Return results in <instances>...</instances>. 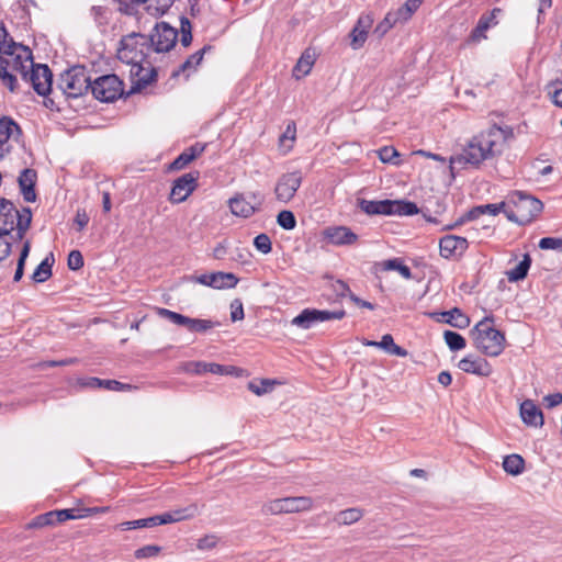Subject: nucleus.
Returning a JSON list of instances; mask_svg holds the SVG:
<instances>
[{
	"instance_id": "1",
	"label": "nucleus",
	"mask_w": 562,
	"mask_h": 562,
	"mask_svg": "<svg viewBox=\"0 0 562 562\" xmlns=\"http://www.w3.org/2000/svg\"><path fill=\"white\" fill-rule=\"evenodd\" d=\"M513 137L509 126L501 127L496 124L479 135L473 136L460 154L450 158V168H464L467 165L479 167L484 160L501 155L505 142Z\"/></svg>"
},
{
	"instance_id": "2",
	"label": "nucleus",
	"mask_w": 562,
	"mask_h": 562,
	"mask_svg": "<svg viewBox=\"0 0 562 562\" xmlns=\"http://www.w3.org/2000/svg\"><path fill=\"white\" fill-rule=\"evenodd\" d=\"M495 318L493 315L485 316L471 330L474 346L482 353L496 357L505 348V335L494 328Z\"/></svg>"
},
{
	"instance_id": "3",
	"label": "nucleus",
	"mask_w": 562,
	"mask_h": 562,
	"mask_svg": "<svg viewBox=\"0 0 562 562\" xmlns=\"http://www.w3.org/2000/svg\"><path fill=\"white\" fill-rule=\"evenodd\" d=\"M506 202L505 216L519 225L530 223L543 209L540 200L521 191L512 192Z\"/></svg>"
},
{
	"instance_id": "4",
	"label": "nucleus",
	"mask_w": 562,
	"mask_h": 562,
	"mask_svg": "<svg viewBox=\"0 0 562 562\" xmlns=\"http://www.w3.org/2000/svg\"><path fill=\"white\" fill-rule=\"evenodd\" d=\"M358 206L368 215H398L412 216L418 214L416 203L406 200H358Z\"/></svg>"
},
{
	"instance_id": "5",
	"label": "nucleus",
	"mask_w": 562,
	"mask_h": 562,
	"mask_svg": "<svg viewBox=\"0 0 562 562\" xmlns=\"http://www.w3.org/2000/svg\"><path fill=\"white\" fill-rule=\"evenodd\" d=\"M91 78L81 65L65 70L58 79V88L68 98L77 99L90 90Z\"/></svg>"
},
{
	"instance_id": "6",
	"label": "nucleus",
	"mask_w": 562,
	"mask_h": 562,
	"mask_svg": "<svg viewBox=\"0 0 562 562\" xmlns=\"http://www.w3.org/2000/svg\"><path fill=\"white\" fill-rule=\"evenodd\" d=\"M148 46L147 37L144 34L133 32L121 38L117 58L127 65L146 61L144 48Z\"/></svg>"
},
{
	"instance_id": "7",
	"label": "nucleus",
	"mask_w": 562,
	"mask_h": 562,
	"mask_svg": "<svg viewBox=\"0 0 562 562\" xmlns=\"http://www.w3.org/2000/svg\"><path fill=\"white\" fill-rule=\"evenodd\" d=\"M90 91L101 102H113L124 95L123 81L114 74L91 80Z\"/></svg>"
},
{
	"instance_id": "8",
	"label": "nucleus",
	"mask_w": 562,
	"mask_h": 562,
	"mask_svg": "<svg viewBox=\"0 0 562 562\" xmlns=\"http://www.w3.org/2000/svg\"><path fill=\"white\" fill-rule=\"evenodd\" d=\"M313 507V499L307 496L283 497L270 501L262 506V513L269 515L307 512Z\"/></svg>"
},
{
	"instance_id": "9",
	"label": "nucleus",
	"mask_w": 562,
	"mask_h": 562,
	"mask_svg": "<svg viewBox=\"0 0 562 562\" xmlns=\"http://www.w3.org/2000/svg\"><path fill=\"white\" fill-rule=\"evenodd\" d=\"M156 313L158 316L169 321L170 323L184 327L190 333L204 334L220 325L217 322H213L211 319L191 318L164 307H156Z\"/></svg>"
},
{
	"instance_id": "10",
	"label": "nucleus",
	"mask_w": 562,
	"mask_h": 562,
	"mask_svg": "<svg viewBox=\"0 0 562 562\" xmlns=\"http://www.w3.org/2000/svg\"><path fill=\"white\" fill-rule=\"evenodd\" d=\"M177 40V29L172 27L167 22L157 23L147 38L148 45L151 46L156 53L169 52L176 45Z\"/></svg>"
},
{
	"instance_id": "11",
	"label": "nucleus",
	"mask_w": 562,
	"mask_h": 562,
	"mask_svg": "<svg viewBox=\"0 0 562 562\" xmlns=\"http://www.w3.org/2000/svg\"><path fill=\"white\" fill-rule=\"evenodd\" d=\"M132 86L126 97L140 92L144 88L155 82L157 79V69L151 67L148 60L131 65L130 70Z\"/></svg>"
},
{
	"instance_id": "12",
	"label": "nucleus",
	"mask_w": 562,
	"mask_h": 562,
	"mask_svg": "<svg viewBox=\"0 0 562 562\" xmlns=\"http://www.w3.org/2000/svg\"><path fill=\"white\" fill-rule=\"evenodd\" d=\"M25 80L31 82L38 95L46 97L52 90L53 74L47 65L34 64Z\"/></svg>"
},
{
	"instance_id": "13",
	"label": "nucleus",
	"mask_w": 562,
	"mask_h": 562,
	"mask_svg": "<svg viewBox=\"0 0 562 562\" xmlns=\"http://www.w3.org/2000/svg\"><path fill=\"white\" fill-rule=\"evenodd\" d=\"M200 177L199 171H191L182 175L173 181L169 200L172 203H181L188 199V196L198 187V180Z\"/></svg>"
},
{
	"instance_id": "14",
	"label": "nucleus",
	"mask_w": 562,
	"mask_h": 562,
	"mask_svg": "<svg viewBox=\"0 0 562 562\" xmlns=\"http://www.w3.org/2000/svg\"><path fill=\"white\" fill-rule=\"evenodd\" d=\"M302 180L303 177L301 171H293L282 175L278 179L274 188L277 199L284 203L291 201L301 187Z\"/></svg>"
},
{
	"instance_id": "15",
	"label": "nucleus",
	"mask_w": 562,
	"mask_h": 562,
	"mask_svg": "<svg viewBox=\"0 0 562 562\" xmlns=\"http://www.w3.org/2000/svg\"><path fill=\"white\" fill-rule=\"evenodd\" d=\"M22 214H24L23 210L19 211L13 202L0 198V234L11 235Z\"/></svg>"
},
{
	"instance_id": "16",
	"label": "nucleus",
	"mask_w": 562,
	"mask_h": 562,
	"mask_svg": "<svg viewBox=\"0 0 562 562\" xmlns=\"http://www.w3.org/2000/svg\"><path fill=\"white\" fill-rule=\"evenodd\" d=\"M502 13V9L494 8L491 12L483 13L476 26L472 30L468 43H480L482 40H486V32L498 24L497 15Z\"/></svg>"
},
{
	"instance_id": "17",
	"label": "nucleus",
	"mask_w": 562,
	"mask_h": 562,
	"mask_svg": "<svg viewBox=\"0 0 562 562\" xmlns=\"http://www.w3.org/2000/svg\"><path fill=\"white\" fill-rule=\"evenodd\" d=\"M468 247V239L456 235H446L439 241L440 256L446 259L462 256Z\"/></svg>"
},
{
	"instance_id": "18",
	"label": "nucleus",
	"mask_w": 562,
	"mask_h": 562,
	"mask_svg": "<svg viewBox=\"0 0 562 562\" xmlns=\"http://www.w3.org/2000/svg\"><path fill=\"white\" fill-rule=\"evenodd\" d=\"M372 23L373 19L370 14H362L359 16L356 25L349 34L351 38L350 46L353 49H359L364 45L368 38V32L371 29Z\"/></svg>"
},
{
	"instance_id": "19",
	"label": "nucleus",
	"mask_w": 562,
	"mask_h": 562,
	"mask_svg": "<svg viewBox=\"0 0 562 562\" xmlns=\"http://www.w3.org/2000/svg\"><path fill=\"white\" fill-rule=\"evenodd\" d=\"M324 235L328 243L335 246H350L358 240V235L347 226L328 227Z\"/></svg>"
},
{
	"instance_id": "20",
	"label": "nucleus",
	"mask_w": 562,
	"mask_h": 562,
	"mask_svg": "<svg viewBox=\"0 0 562 562\" xmlns=\"http://www.w3.org/2000/svg\"><path fill=\"white\" fill-rule=\"evenodd\" d=\"M12 68L19 71L23 79H27L30 68L35 63L33 61L32 50L22 44H18L16 50L12 55Z\"/></svg>"
},
{
	"instance_id": "21",
	"label": "nucleus",
	"mask_w": 562,
	"mask_h": 562,
	"mask_svg": "<svg viewBox=\"0 0 562 562\" xmlns=\"http://www.w3.org/2000/svg\"><path fill=\"white\" fill-rule=\"evenodd\" d=\"M206 145L202 143H195L192 146L186 148L169 166V171H178L184 169L194 159L200 157L205 150Z\"/></svg>"
},
{
	"instance_id": "22",
	"label": "nucleus",
	"mask_w": 562,
	"mask_h": 562,
	"mask_svg": "<svg viewBox=\"0 0 562 562\" xmlns=\"http://www.w3.org/2000/svg\"><path fill=\"white\" fill-rule=\"evenodd\" d=\"M459 369L465 373L475 374L479 376H488L492 374V366L481 358H473L472 356L464 357L458 363Z\"/></svg>"
},
{
	"instance_id": "23",
	"label": "nucleus",
	"mask_w": 562,
	"mask_h": 562,
	"mask_svg": "<svg viewBox=\"0 0 562 562\" xmlns=\"http://www.w3.org/2000/svg\"><path fill=\"white\" fill-rule=\"evenodd\" d=\"M37 179V173L34 169L25 168L21 171L19 176V186L21 193L23 195V199L26 202H35L36 200V193L34 190L35 183Z\"/></svg>"
},
{
	"instance_id": "24",
	"label": "nucleus",
	"mask_w": 562,
	"mask_h": 562,
	"mask_svg": "<svg viewBox=\"0 0 562 562\" xmlns=\"http://www.w3.org/2000/svg\"><path fill=\"white\" fill-rule=\"evenodd\" d=\"M22 135L20 125L10 116L0 117V159L4 157L3 146L11 137Z\"/></svg>"
},
{
	"instance_id": "25",
	"label": "nucleus",
	"mask_w": 562,
	"mask_h": 562,
	"mask_svg": "<svg viewBox=\"0 0 562 562\" xmlns=\"http://www.w3.org/2000/svg\"><path fill=\"white\" fill-rule=\"evenodd\" d=\"M228 204L234 215L249 217L259 209L260 201L255 203L246 200L243 194H237L228 201Z\"/></svg>"
},
{
	"instance_id": "26",
	"label": "nucleus",
	"mask_w": 562,
	"mask_h": 562,
	"mask_svg": "<svg viewBox=\"0 0 562 562\" xmlns=\"http://www.w3.org/2000/svg\"><path fill=\"white\" fill-rule=\"evenodd\" d=\"M520 416L524 423L529 426L538 427L543 425L542 412L530 400H526L521 403Z\"/></svg>"
},
{
	"instance_id": "27",
	"label": "nucleus",
	"mask_w": 562,
	"mask_h": 562,
	"mask_svg": "<svg viewBox=\"0 0 562 562\" xmlns=\"http://www.w3.org/2000/svg\"><path fill=\"white\" fill-rule=\"evenodd\" d=\"M507 205L508 204L506 201H503L501 203H495V204L477 205V206H474L473 209H471L463 216V220L473 221V220L479 218L483 214L497 215L501 212H503L505 214V209Z\"/></svg>"
},
{
	"instance_id": "28",
	"label": "nucleus",
	"mask_w": 562,
	"mask_h": 562,
	"mask_svg": "<svg viewBox=\"0 0 562 562\" xmlns=\"http://www.w3.org/2000/svg\"><path fill=\"white\" fill-rule=\"evenodd\" d=\"M212 48L211 45H205L200 50L195 52L194 54L190 55L186 61H183L180 67L177 70L172 71V77H178L180 74H184L189 70H195L196 67L201 64L203 60L204 54Z\"/></svg>"
},
{
	"instance_id": "29",
	"label": "nucleus",
	"mask_w": 562,
	"mask_h": 562,
	"mask_svg": "<svg viewBox=\"0 0 562 562\" xmlns=\"http://www.w3.org/2000/svg\"><path fill=\"white\" fill-rule=\"evenodd\" d=\"M211 288L222 290L235 288L238 278L232 272H213L210 273Z\"/></svg>"
},
{
	"instance_id": "30",
	"label": "nucleus",
	"mask_w": 562,
	"mask_h": 562,
	"mask_svg": "<svg viewBox=\"0 0 562 562\" xmlns=\"http://www.w3.org/2000/svg\"><path fill=\"white\" fill-rule=\"evenodd\" d=\"M82 385L91 389H106L110 391H123L132 387L130 384H124L116 380H101L99 378H89L82 383Z\"/></svg>"
},
{
	"instance_id": "31",
	"label": "nucleus",
	"mask_w": 562,
	"mask_h": 562,
	"mask_svg": "<svg viewBox=\"0 0 562 562\" xmlns=\"http://www.w3.org/2000/svg\"><path fill=\"white\" fill-rule=\"evenodd\" d=\"M445 322L452 327L464 329L470 325V318L458 307L440 313Z\"/></svg>"
},
{
	"instance_id": "32",
	"label": "nucleus",
	"mask_w": 562,
	"mask_h": 562,
	"mask_svg": "<svg viewBox=\"0 0 562 562\" xmlns=\"http://www.w3.org/2000/svg\"><path fill=\"white\" fill-rule=\"evenodd\" d=\"M198 514V506L191 504L184 508L175 509L171 512L164 513L165 521L167 524L178 522L186 519L193 518Z\"/></svg>"
},
{
	"instance_id": "33",
	"label": "nucleus",
	"mask_w": 562,
	"mask_h": 562,
	"mask_svg": "<svg viewBox=\"0 0 562 562\" xmlns=\"http://www.w3.org/2000/svg\"><path fill=\"white\" fill-rule=\"evenodd\" d=\"M531 266V257L529 254H525L522 260L516 265L515 268L506 271V276L509 282H518L524 280Z\"/></svg>"
},
{
	"instance_id": "34",
	"label": "nucleus",
	"mask_w": 562,
	"mask_h": 562,
	"mask_svg": "<svg viewBox=\"0 0 562 562\" xmlns=\"http://www.w3.org/2000/svg\"><path fill=\"white\" fill-rule=\"evenodd\" d=\"M54 262V256L53 254H49V256H47L34 270L32 274V280L37 283H42L48 280L53 274L52 268Z\"/></svg>"
},
{
	"instance_id": "35",
	"label": "nucleus",
	"mask_w": 562,
	"mask_h": 562,
	"mask_svg": "<svg viewBox=\"0 0 562 562\" xmlns=\"http://www.w3.org/2000/svg\"><path fill=\"white\" fill-rule=\"evenodd\" d=\"M503 469L510 475H519L525 470V460L521 456L513 453L504 458Z\"/></svg>"
},
{
	"instance_id": "36",
	"label": "nucleus",
	"mask_w": 562,
	"mask_h": 562,
	"mask_svg": "<svg viewBox=\"0 0 562 562\" xmlns=\"http://www.w3.org/2000/svg\"><path fill=\"white\" fill-rule=\"evenodd\" d=\"M315 323H317V310L315 308H305L297 316H295L292 321V324L303 328L308 329Z\"/></svg>"
},
{
	"instance_id": "37",
	"label": "nucleus",
	"mask_w": 562,
	"mask_h": 562,
	"mask_svg": "<svg viewBox=\"0 0 562 562\" xmlns=\"http://www.w3.org/2000/svg\"><path fill=\"white\" fill-rule=\"evenodd\" d=\"M382 270L397 271L404 279L411 280L413 278L412 271L408 266L404 265L400 258H393L381 262Z\"/></svg>"
},
{
	"instance_id": "38",
	"label": "nucleus",
	"mask_w": 562,
	"mask_h": 562,
	"mask_svg": "<svg viewBox=\"0 0 562 562\" xmlns=\"http://www.w3.org/2000/svg\"><path fill=\"white\" fill-rule=\"evenodd\" d=\"M314 54H311L308 50H305L293 69L294 76L296 78H300L301 76L308 75L314 65Z\"/></svg>"
},
{
	"instance_id": "39",
	"label": "nucleus",
	"mask_w": 562,
	"mask_h": 562,
	"mask_svg": "<svg viewBox=\"0 0 562 562\" xmlns=\"http://www.w3.org/2000/svg\"><path fill=\"white\" fill-rule=\"evenodd\" d=\"M24 214H22V217L19 218L18 224L14 225V228L16 229V234L14 239L15 240H22L29 231L31 223H32V212L30 207H23Z\"/></svg>"
},
{
	"instance_id": "40",
	"label": "nucleus",
	"mask_w": 562,
	"mask_h": 562,
	"mask_svg": "<svg viewBox=\"0 0 562 562\" xmlns=\"http://www.w3.org/2000/svg\"><path fill=\"white\" fill-rule=\"evenodd\" d=\"M8 66L9 61L0 56V79L11 92H15L18 80L15 76L8 71Z\"/></svg>"
},
{
	"instance_id": "41",
	"label": "nucleus",
	"mask_w": 562,
	"mask_h": 562,
	"mask_svg": "<svg viewBox=\"0 0 562 562\" xmlns=\"http://www.w3.org/2000/svg\"><path fill=\"white\" fill-rule=\"evenodd\" d=\"M4 27V24L0 21V53L5 55H13L16 50L18 44L10 37Z\"/></svg>"
},
{
	"instance_id": "42",
	"label": "nucleus",
	"mask_w": 562,
	"mask_h": 562,
	"mask_svg": "<svg viewBox=\"0 0 562 562\" xmlns=\"http://www.w3.org/2000/svg\"><path fill=\"white\" fill-rule=\"evenodd\" d=\"M443 338L446 344L452 351L461 350L467 345L464 337L457 331L446 330L443 333Z\"/></svg>"
},
{
	"instance_id": "43",
	"label": "nucleus",
	"mask_w": 562,
	"mask_h": 562,
	"mask_svg": "<svg viewBox=\"0 0 562 562\" xmlns=\"http://www.w3.org/2000/svg\"><path fill=\"white\" fill-rule=\"evenodd\" d=\"M53 512L56 524L64 522L68 519L83 518V515H81V510L79 508L56 509Z\"/></svg>"
},
{
	"instance_id": "44",
	"label": "nucleus",
	"mask_w": 562,
	"mask_h": 562,
	"mask_svg": "<svg viewBox=\"0 0 562 562\" xmlns=\"http://www.w3.org/2000/svg\"><path fill=\"white\" fill-rule=\"evenodd\" d=\"M54 525H56L55 518H54V512L50 510V512H47L45 514H41V515L36 516L35 518H33L27 524V528L29 529L43 528V527H46V526H54Z\"/></svg>"
},
{
	"instance_id": "45",
	"label": "nucleus",
	"mask_w": 562,
	"mask_h": 562,
	"mask_svg": "<svg viewBox=\"0 0 562 562\" xmlns=\"http://www.w3.org/2000/svg\"><path fill=\"white\" fill-rule=\"evenodd\" d=\"M362 517V512L359 508H348L341 510L337 516V521L344 525H351Z\"/></svg>"
},
{
	"instance_id": "46",
	"label": "nucleus",
	"mask_w": 562,
	"mask_h": 562,
	"mask_svg": "<svg viewBox=\"0 0 562 562\" xmlns=\"http://www.w3.org/2000/svg\"><path fill=\"white\" fill-rule=\"evenodd\" d=\"M276 383L277 382L274 380L262 379L259 384L256 382H249L248 389L256 395L261 396L268 392H271Z\"/></svg>"
},
{
	"instance_id": "47",
	"label": "nucleus",
	"mask_w": 562,
	"mask_h": 562,
	"mask_svg": "<svg viewBox=\"0 0 562 562\" xmlns=\"http://www.w3.org/2000/svg\"><path fill=\"white\" fill-rule=\"evenodd\" d=\"M180 33L182 46L188 47L192 43V25L187 16L180 18Z\"/></svg>"
},
{
	"instance_id": "48",
	"label": "nucleus",
	"mask_w": 562,
	"mask_h": 562,
	"mask_svg": "<svg viewBox=\"0 0 562 562\" xmlns=\"http://www.w3.org/2000/svg\"><path fill=\"white\" fill-rule=\"evenodd\" d=\"M203 368L204 372H210L213 374H220V375H227L233 374V372L236 370L235 367L232 366H223L218 363H199Z\"/></svg>"
},
{
	"instance_id": "49",
	"label": "nucleus",
	"mask_w": 562,
	"mask_h": 562,
	"mask_svg": "<svg viewBox=\"0 0 562 562\" xmlns=\"http://www.w3.org/2000/svg\"><path fill=\"white\" fill-rule=\"evenodd\" d=\"M277 223L283 229L291 231L296 226V218L293 212L283 210L278 214Z\"/></svg>"
},
{
	"instance_id": "50",
	"label": "nucleus",
	"mask_w": 562,
	"mask_h": 562,
	"mask_svg": "<svg viewBox=\"0 0 562 562\" xmlns=\"http://www.w3.org/2000/svg\"><path fill=\"white\" fill-rule=\"evenodd\" d=\"M160 551H161V547L156 546V544H147V546H144V547L137 549L134 552V557L136 559L153 558V557L158 555L160 553Z\"/></svg>"
},
{
	"instance_id": "51",
	"label": "nucleus",
	"mask_w": 562,
	"mask_h": 562,
	"mask_svg": "<svg viewBox=\"0 0 562 562\" xmlns=\"http://www.w3.org/2000/svg\"><path fill=\"white\" fill-rule=\"evenodd\" d=\"M255 247L262 254H269L272 249L271 239L267 234H259L254 239Z\"/></svg>"
},
{
	"instance_id": "52",
	"label": "nucleus",
	"mask_w": 562,
	"mask_h": 562,
	"mask_svg": "<svg viewBox=\"0 0 562 562\" xmlns=\"http://www.w3.org/2000/svg\"><path fill=\"white\" fill-rule=\"evenodd\" d=\"M67 266L70 270L77 271L83 267V256L79 250H71L68 255Z\"/></svg>"
},
{
	"instance_id": "53",
	"label": "nucleus",
	"mask_w": 562,
	"mask_h": 562,
	"mask_svg": "<svg viewBox=\"0 0 562 562\" xmlns=\"http://www.w3.org/2000/svg\"><path fill=\"white\" fill-rule=\"evenodd\" d=\"M346 316L345 310H337V311H319L317 310V323L318 322H326L330 319H341Z\"/></svg>"
},
{
	"instance_id": "54",
	"label": "nucleus",
	"mask_w": 562,
	"mask_h": 562,
	"mask_svg": "<svg viewBox=\"0 0 562 562\" xmlns=\"http://www.w3.org/2000/svg\"><path fill=\"white\" fill-rule=\"evenodd\" d=\"M379 158L383 162L397 164L395 158L398 157V153L394 147L384 146L379 151Z\"/></svg>"
},
{
	"instance_id": "55",
	"label": "nucleus",
	"mask_w": 562,
	"mask_h": 562,
	"mask_svg": "<svg viewBox=\"0 0 562 562\" xmlns=\"http://www.w3.org/2000/svg\"><path fill=\"white\" fill-rule=\"evenodd\" d=\"M244 307L239 299H235L231 303V319L237 322L244 319Z\"/></svg>"
},
{
	"instance_id": "56",
	"label": "nucleus",
	"mask_w": 562,
	"mask_h": 562,
	"mask_svg": "<svg viewBox=\"0 0 562 562\" xmlns=\"http://www.w3.org/2000/svg\"><path fill=\"white\" fill-rule=\"evenodd\" d=\"M395 24L396 22L393 19V15H391L389 12L384 20L376 25L374 33H376L379 36H383Z\"/></svg>"
},
{
	"instance_id": "57",
	"label": "nucleus",
	"mask_w": 562,
	"mask_h": 562,
	"mask_svg": "<svg viewBox=\"0 0 562 562\" xmlns=\"http://www.w3.org/2000/svg\"><path fill=\"white\" fill-rule=\"evenodd\" d=\"M539 247L541 249H558L562 247V239L553 238V237H543L539 241Z\"/></svg>"
},
{
	"instance_id": "58",
	"label": "nucleus",
	"mask_w": 562,
	"mask_h": 562,
	"mask_svg": "<svg viewBox=\"0 0 562 562\" xmlns=\"http://www.w3.org/2000/svg\"><path fill=\"white\" fill-rule=\"evenodd\" d=\"M9 235H2L0 234V262L3 261L9 257L11 254L12 245L11 243L5 238Z\"/></svg>"
},
{
	"instance_id": "59",
	"label": "nucleus",
	"mask_w": 562,
	"mask_h": 562,
	"mask_svg": "<svg viewBox=\"0 0 562 562\" xmlns=\"http://www.w3.org/2000/svg\"><path fill=\"white\" fill-rule=\"evenodd\" d=\"M217 543V538L213 535L204 536L198 541V549L210 550L213 549Z\"/></svg>"
},
{
	"instance_id": "60",
	"label": "nucleus",
	"mask_w": 562,
	"mask_h": 562,
	"mask_svg": "<svg viewBox=\"0 0 562 562\" xmlns=\"http://www.w3.org/2000/svg\"><path fill=\"white\" fill-rule=\"evenodd\" d=\"M333 286H334V291L337 294V296H340V297L348 296L350 299V293H352V292L346 282H344L341 280H337Z\"/></svg>"
},
{
	"instance_id": "61",
	"label": "nucleus",
	"mask_w": 562,
	"mask_h": 562,
	"mask_svg": "<svg viewBox=\"0 0 562 562\" xmlns=\"http://www.w3.org/2000/svg\"><path fill=\"white\" fill-rule=\"evenodd\" d=\"M543 402L548 408L555 407L562 403V393L557 392L553 394H549L543 397Z\"/></svg>"
},
{
	"instance_id": "62",
	"label": "nucleus",
	"mask_w": 562,
	"mask_h": 562,
	"mask_svg": "<svg viewBox=\"0 0 562 562\" xmlns=\"http://www.w3.org/2000/svg\"><path fill=\"white\" fill-rule=\"evenodd\" d=\"M390 13H391V15H393V19L395 20L396 23L406 22L407 20H409L412 18V14L409 13V11L405 10L404 4L402 7H400L396 11H393Z\"/></svg>"
},
{
	"instance_id": "63",
	"label": "nucleus",
	"mask_w": 562,
	"mask_h": 562,
	"mask_svg": "<svg viewBox=\"0 0 562 562\" xmlns=\"http://www.w3.org/2000/svg\"><path fill=\"white\" fill-rule=\"evenodd\" d=\"M390 13H391V15H393V19L395 20L396 23L406 22L407 20H409L412 18V14L409 13V11L405 10L404 4L402 7H400L396 11H393Z\"/></svg>"
},
{
	"instance_id": "64",
	"label": "nucleus",
	"mask_w": 562,
	"mask_h": 562,
	"mask_svg": "<svg viewBox=\"0 0 562 562\" xmlns=\"http://www.w3.org/2000/svg\"><path fill=\"white\" fill-rule=\"evenodd\" d=\"M143 519H144L143 521H144L145 528H151V527H156L159 525H166V521L164 520L165 519L164 514L155 515V516L143 518Z\"/></svg>"
}]
</instances>
